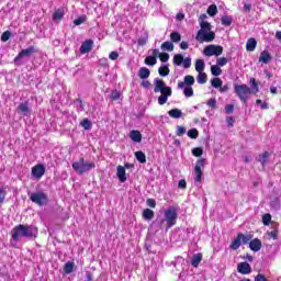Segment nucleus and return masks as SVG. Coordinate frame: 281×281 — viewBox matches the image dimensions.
I'll return each mask as SVG.
<instances>
[{"label": "nucleus", "mask_w": 281, "mask_h": 281, "mask_svg": "<svg viewBox=\"0 0 281 281\" xmlns=\"http://www.w3.org/2000/svg\"><path fill=\"white\" fill-rule=\"evenodd\" d=\"M204 56H221L223 54L222 46L209 45L203 50Z\"/></svg>", "instance_id": "12"}, {"label": "nucleus", "mask_w": 281, "mask_h": 281, "mask_svg": "<svg viewBox=\"0 0 281 281\" xmlns=\"http://www.w3.org/2000/svg\"><path fill=\"white\" fill-rule=\"evenodd\" d=\"M205 169V158L198 159L195 167H194V181L195 183H201L203 178V170Z\"/></svg>", "instance_id": "9"}, {"label": "nucleus", "mask_w": 281, "mask_h": 281, "mask_svg": "<svg viewBox=\"0 0 281 281\" xmlns=\"http://www.w3.org/2000/svg\"><path fill=\"white\" fill-rule=\"evenodd\" d=\"M130 138L132 139V142L139 144L142 142V133L137 130H133L130 132Z\"/></svg>", "instance_id": "20"}, {"label": "nucleus", "mask_w": 281, "mask_h": 281, "mask_svg": "<svg viewBox=\"0 0 281 281\" xmlns=\"http://www.w3.org/2000/svg\"><path fill=\"white\" fill-rule=\"evenodd\" d=\"M147 205L148 207H156L157 202L155 201V199H147Z\"/></svg>", "instance_id": "60"}, {"label": "nucleus", "mask_w": 281, "mask_h": 281, "mask_svg": "<svg viewBox=\"0 0 281 281\" xmlns=\"http://www.w3.org/2000/svg\"><path fill=\"white\" fill-rule=\"evenodd\" d=\"M168 115L173 120H180V117H183V112L179 109H172L168 112Z\"/></svg>", "instance_id": "26"}, {"label": "nucleus", "mask_w": 281, "mask_h": 281, "mask_svg": "<svg viewBox=\"0 0 281 281\" xmlns=\"http://www.w3.org/2000/svg\"><path fill=\"white\" fill-rule=\"evenodd\" d=\"M116 177L121 183H126V169L123 166H117Z\"/></svg>", "instance_id": "18"}, {"label": "nucleus", "mask_w": 281, "mask_h": 281, "mask_svg": "<svg viewBox=\"0 0 281 281\" xmlns=\"http://www.w3.org/2000/svg\"><path fill=\"white\" fill-rule=\"evenodd\" d=\"M271 53L269 50H262L259 56V63H263V65H269L272 60Z\"/></svg>", "instance_id": "17"}, {"label": "nucleus", "mask_w": 281, "mask_h": 281, "mask_svg": "<svg viewBox=\"0 0 281 281\" xmlns=\"http://www.w3.org/2000/svg\"><path fill=\"white\" fill-rule=\"evenodd\" d=\"M36 53V48H34V46H30L26 49H22L18 56L14 58V63L15 65H23V63H21V60H23V58L25 57H30L32 54Z\"/></svg>", "instance_id": "11"}, {"label": "nucleus", "mask_w": 281, "mask_h": 281, "mask_svg": "<svg viewBox=\"0 0 281 281\" xmlns=\"http://www.w3.org/2000/svg\"><path fill=\"white\" fill-rule=\"evenodd\" d=\"M207 14L210 16H216V14H218V8L216 7V4H211L207 9Z\"/></svg>", "instance_id": "38"}, {"label": "nucleus", "mask_w": 281, "mask_h": 281, "mask_svg": "<svg viewBox=\"0 0 281 281\" xmlns=\"http://www.w3.org/2000/svg\"><path fill=\"white\" fill-rule=\"evenodd\" d=\"M160 47L162 52H172L175 49V44H172V42H164Z\"/></svg>", "instance_id": "32"}, {"label": "nucleus", "mask_w": 281, "mask_h": 281, "mask_svg": "<svg viewBox=\"0 0 281 281\" xmlns=\"http://www.w3.org/2000/svg\"><path fill=\"white\" fill-rule=\"evenodd\" d=\"M268 237L271 238L272 240H278L279 235H278V228H274L270 232L267 233Z\"/></svg>", "instance_id": "44"}, {"label": "nucleus", "mask_w": 281, "mask_h": 281, "mask_svg": "<svg viewBox=\"0 0 281 281\" xmlns=\"http://www.w3.org/2000/svg\"><path fill=\"white\" fill-rule=\"evenodd\" d=\"M258 161H260L262 166H266L267 161H269V151H265L263 154L259 155Z\"/></svg>", "instance_id": "36"}, {"label": "nucleus", "mask_w": 281, "mask_h": 281, "mask_svg": "<svg viewBox=\"0 0 281 281\" xmlns=\"http://www.w3.org/2000/svg\"><path fill=\"white\" fill-rule=\"evenodd\" d=\"M143 217L145 221H153V218H155V212L150 209H145L143 211Z\"/></svg>", "instance_id": "27"}, {"label": "nucleus", "mask_w": 281, "mask_h": 281, "mask_svg": "<svg viewBox=\"0 0 281 281\" xmlns=\"http://www.w3.org/2000/svg\"><path fill=\"white\" fill-rule=\"evenodd\" d=\"M158 74L162 78H166V76L170 75V68H168V65H162V66L159 67Z\"/></svg>", "instance_id": "29"}, {"label": "nucleus", "mask_w": 281, "mask_h": 281, "mask_svg": "<svg viewBox=\"0 0 281 281\" xmlns=\"http://www.w3.org/2000/svg\"><path fill=\"white\" fill-rule=\"evenodd\" d=\"M263 225H269L271 223V214L267 213L262 216Z\"/></svg>", "instance_id": "54"}, {"label": "nucleus", "mask_w": 281, "mask_h": 281, "mask_svg": "<svg viewBox=\"0 0 281 281\" xmlns=\"http://www.w3.org/2000/svg\"><path fill=\"white\" fill-rule=\"evenodd\" d=\"M145 65H148L149 67H154V65H157V57H153V56L146 57Z\"/></svg>", "instance_id": "40"}, {"label": "nucleus", "mask_w": 281, "mask_h": 281, "mask_svg": "<svg viewBox=\"0 0 281 281\" xmlns=\"http://www.w3.org/2000/svg\"><path fill=\"white\" fill-rule=\"evenodd\" d=\"M254 238L251 234L245 235L243 233H239L237 237L232 241L231 249L236 251V249H240V245H247L249 243V249H251V251H260V249H262V240H260L259 238Z\"/></svg>", "instance_id": "1"}, {"label": "nucleus", "mask_w": 281, "mask_h": 281, "mask_svg": "<svg viewBox=\"0 0 281 281\" xmlns=\"http://www.w3.org/2000/svg\"><path fill=\"white\" fill-rule=\"evenodd\" d=\"M18 111H21L23 115H30V102L25 101L20 103V105L18 106Z\"/></svg>", "instance_id": "24"}, {"label": "nucleus", "mask_w": 281, "mask_h": 281, "mask_svg": "<svg viewBox=\"0 0 281 281\" xmlns=\"http://www.w3.org/2000/svg\"><path fill=\"white\" fill-rule=\"evenodd\" d=\"M31 175L34 179H37V180L43 179V176L45 175V165L43 164L35 165L32 168Z\"/></svg>", "instance_id": "13"}, {"label": "nucleus", "mask_w": 281, "mask_h": 281, "mask_svg": "<svg viewBox=\"0 0 281 281\" xmlns=\"http://www.w3.org/2000/svg\"><path fill=\"white\" fill-rule=\"evenodd\" d=\"M256 104H258V106H260V109H262V111H266L267 109H269V104L267 102H262V100L258 99L256 101Z\"/></svg>", "instance_id": "51"}, {"label": "nucleus", "mask_w": 281, "mask_h": 281, "mask_svg": "<svg viewBox=\"0 0 281 281\" xmlns=\"http://www.w3.org/2000/svg\"><path fill=\"white\" fill-rule=\"evenodd\" d=\"M159 58L161 63H168V60H170V55L168 53H160Z\"/></svg>", "instance_id": "52"}, {"label": "nucleus", "mask_w": 281, "mask_h": 281, "mask_svg": "<svg viewBox=\"0 0 281 281\" xmlns=\"http://www.w3.org/2000/svg\"><path fill=\"white\" fill-rule=\"evenodd\" d=\"M211 74L212 76L218 77L223 74V69H221V66L218 65H213L211 66Z\"/></svg>", "instance_id": "34"}, {"label": "nucleus", "mask_w": 281, "mask_h": 281, "mask_svg": "<svg viewBox=\"0 0 281 281\" xmlns=\"http://www.w3.org/2000/svg\"><path fill=\"white\" fill-rule=\"evenodd\" d=\"M91 49H93V40H86L81 44L79 52H80V54H89V52H91Z\"/></svg>", "instance_id": "14"}, {"label": "nucleus", "mask_w": 281, "mask_h": 281, "mask_svg": "<svg viewBox=\"0 0 281 281\" xmlns=\"http://www.w3.org/2000/svg\"><path fill=\"white\" fill-rule=\"evenodd\" d=\"M95 168V162L93 161H85L81 157L78 161L72 164V170L77 172V175H85V172H89Z\"/></svg>", "instance_id": "5"}, {"label": "nucleus", "mask_w": 281, "mask_h": 281, "mask_svg": "<svg viewBox=\"0 0 281 281\" xmlns=\"http://www.w3.org/2000/svg\"><path fill=\"white\" fill-rule=\"evenodd\" d=\"M65 16V9L59 8L55 10L53 13V21H63V18Z\"/></svg>", "instance_id": "25"}, {"label": "nucleus", "mask_w": 281, "mask_h": 281, "mask_svg": "<svg viewBox=\"0 0 281 281\" xmlns=\"http://www.w3.org/2000/svg\"><path fill=\"white\" fill-rule=\"evenodd\" d=\"M207 16L205 14H202L200 19L202 20L200 22V30H203V32H210L212 31V24L210 22L203 21V19H206Z\"/></svg>", "instance_id": "19"}, {"label": "nucleus", "mask_w": 281, "mask_h": 281, "mask_svg": "<svg viewBox=\"0 0 281 281\" xmlns=\"http://www.w3.org/2000/svg\"><path fill=\"white\" fill-rule=\"evenodd\" d=\"M178 188H180V190H186V188H188V182H186V180H180L178 183Z\"/></svg>", "instance_id": "58"}, {"label": "nucleus", "mask_w": 281, "mask_h": 281, "mask_svg": "<svg viewBox=\"0 0 281 281\" xmlns=\"http://www.w3.org/2000/svg\"><path fill=\"white\" fill-rule=\"evenodd\" d=\"M250 85L254 93H258V91H260V88L258 87V82H256L255 78H250Z\"/></svg>", "instance_id": "45"}, {"label": "nucleus", "mask_w": 281, "mask_h": 281, "mask_svg": "<svg viewBox=\"0 0 281 281\" xmlns=\"http://www.w3.org/2000/svg\"><path fill=\"white\" fill-rule=\"evenodd\" d=\"M183 89L186 98H192V95H194V90L192 89V86H184Z\"/></svg>", "instance_id": "37"}, {"label": "nucleus", "mask_w": 281, "mask_h": 281, "mask_svg": "<svg viewBox=\"0 0 281 281\" xmlns=\"http://www.w3.org/2000/svg\"><path fill=\"white\" fill-rule=\"evenodd\" d=\"M257 45H258V42L256 41V38H254V37L248 38V41L246 43L247 52H255Z\"/></svg>", "instance_id": "21"}, {"label": "nucleus", "mask_w": 281, "mask_h": 281, "mask_svg": "<svg viewBox=\"0 0 281 281\" xmlns=\"http://www.w3.org/2000/svg\"><path fill=\"white\" fill-rule=\"evenodd\" d=\"M233 22L234 18H232L231 15L222 16V25H224L225 27H229V25H232Z\"/></svg>", "instance_id": "33"}, {"label": "nucleus", "mask_w": 281, "mask_h": 281, "mask_svg": "<svg viewBox=\"0 0 281 281\" xmlns=\"http://www.w3.org/2000/svg\"><path fill=\"white\" fill-rule=\"evenodd\" d=\"M138 78H140V80H146V78H150V69L146 67H140L138 70Z\"/></svg>", "instance_id": "22"}, {"label": "nucleus", "mask_w": 281, "mask_h": 281, "mask_svg": "<svg viewBox=\"0 0 281 281\" xmlns=\"http://www.w3.org/2000/svg\"><path fill=\"white\" fill-rule=\"evenodd\" d=\"M178 217L179 211L177 210V207L170 206L165 211V218L160 222V225H164V223H166V229H170V227H175V225H177Z\"/></svg>", "instance_id": "4"}, {"label": "nucleus", "mask_w": 281, "mask_h": 281, "mask_svg": "<svg viewBox=\"0 0 281 281\" xmlns=\"http://www.w3.org/2000/svg\"><path fill=\"white\" fill-rule=\"evenodd\" d=\"M206 104L210 106V109H216V99H209Z\"/></svg>", "instance_id": "55"}, {"label": "nucleus", "mask_w": 281, "mask_h": 281, "mask_svg": "<svg viewBox=\"0 0 281 281\" xmlns=\"http://www.w3.org/2000/svg\"><path fill=\"white\" fill-rule=\"evenodd\" d=\"M195 71H198V74L205 71V60L196 59V61H195Z\"/></svg>", "instance_id": "28"}, {"label": "nucleus", "mask_w": 281, "mask_h": 281, "mask_svg": "<svg viewBox=\"0 0 281 281\" xmlns=\"http://www.w3.org/2000/svg\"><path fill=\"white\" fill-rule=\"evenodd\" d=\"M122 94L120 93V91H117V90H114V91H112V93H111V98H112V100H120V97H121Z\"/></svg>", "instance_id": "56"}, {"label": "nucleus", "mask_w": 281, "mask_h": 281, "mask_svg": "<svg viewBox=\"0 0 281 281\" xmlns=\"http://www.w3.org/2000/svg\"><path fill=\"white\" fill-rule=\"evenodd\" d=\"M38 228L32 225L20 224L12 228L11 238L14 243H19L21 238H36Z\"/></svg>", "instance_id": "2"}, {"label": "nucleus", "mask_w": 281, "mask_h": 281, "mask_svg": "<svg viewBox=\"0 0 281 281\" xmlns=\"http://www.w3.org/2000/svg\"><path fill=\"white\" fill-rule=\"evenodd\" d=\"M10 36H12V32L10 31H5L4 33H2L1 35L2 43H8V41H10Z\"/></svg>", "instance_id": "46"}, {"label": "nucleus", "mask_w": 281, "mask_h": 281, "mask_svg": "<svg viewBox=\"0 0 281 281\" xmlns=\"http://www.w3.org/2000/svg\"><path fill=\"white\" fill-rule=\"evenodd\" d=\"M30 201H32V203H35V205H40L41 207H43V205H47L49 199L47 198L45 192L36 191L31 193Z\"/></svg>", "instance_id": "7"}, {"label": "nucleus", "mask_w": 281, "mask_h": 281, "mask_svg": "<svg viewBox=\"0 0 281 281\" xmlns=\"http://www.w3.org/2000/svg\"><path fill=\"white\" fill-rule=\"evenodd\" d=\"M212 87H214V89H221V87H223V80H221V78H214L211 81Z\"/></svg>", "instance_id": "42"}, {"label": "nucleus", "mask_w": 281, "mask_h": 281, "mask_svg": "<svg viewBox=\"0 0 281 281\" xmlns=\"http://www.w3.org/2000/svg\"><path fill=\"white\" fill-rule=\"evenodd\" d=\"M173 65H177V67H181L182 65L184 69H190L192 67V58H183V55L177 54L173 56Z\"/></svg>", "instance_id": "10"}, {"label": "nucleus", "mask_w": 281, "mask_h": 281, "mask_svg": "<svg viewBox=\"0 0 281 281\" xmlns=\"http://www.w3.org/2000/svg\"><path fill=\"white\" fill-rule=\"evenodd\" d=\"M216 65H217V67H225V65H227V58H225V57L218 58L216 61Z\"/></svg>", "instance_id": "53"}, {"label": "nucleus", "mask_w": 281, "mask_h": 281, "mask_svg": "<svg viewBox=\"0 0 281 281\" xmlns=\"http://www.w3.org/2000/svg\"><path fill=\"white\" fill-rule=\"evenodd\" d=\"M154 93H160L158 97V104L164 106L168 102V99L172 95V88L166 86L164 79L156 78L154 80Z\"/></svg>", "instance_id": "3"}, {"label": "nucleus", "mask_w": 281, "mask_h": 281, "mask_svg": "<svg viewBox=\"0 0 281 281\" xmlns=\"http://www.w3.org/2000/svg\"><path fill=\"white\" fill-rule=\"evenodd\" d=\"M237 271L243 276H248V273H251V266L248 262H240L237 266Z\"/></svg>", "instance_id": "15"}, {"label": "nucleus", "mask_w": 281, "mask_h": 281, "mask_svg": "<svg viewBox=\"0 0 281 281\" xmlns=\"http://www.w3.org/2000/svg\"><path fill=\"white\" fill-rule=\"evenodd\" d=\"M187 135L190 137V139H196V137H199V130L191 128L188 131Z\"/></svg>", "instance_id": "41"}, {"label": "nucleus", "mask_w": 281, "mask_h": 281, "mask_svg": "<svg viewBox=\"0 0 281 281\" xmlns=\"http://www.w3.org/2000/svg\"><path fill=\"white\" fill-rule=\"evenodd\" d=\"M225 113H227L228 115H229L231 113H234V104H227V105L225 106Z\"/></svg>", "instance_id": "59"}, {"label": "nucleus", "mask_w": 281, "mask_h": 281, "mask_svg": "<svg viewBox=\"0 0 281 281\" xmlns=\"http://www.w3.org/2000/svg\"><path fill=\"white\" fill-rule=\"evenodd\" d=\"M194 85V78L191 75L184 77V81L178 82V89H183L184 87H192Z\"/></svg>", "instance_id": "16"}, {"label": "nucleus", "mask_w": 281, "mask_h": 281, "mask_svg": "<svg viewBox=\"0 0 281 281\" xmlns=\"http://www.w3.org/2000/svg\"><path fill=\"white\" fill-rule=\"evenodd\" d=\"M135 157L137 161H139V164H146V154H144V151L142 150L136 151Z\"/></svg>", "instance_id": "35"}, {"label": "nucleus", "mask_w": 281, "mask_h": 281, "mask_svg": "<svg viewBox=\"0 0 281 281\" xmlns=\"http://www.w3.org/2000/svg\"><path fill=\"white\" fill-rule=\"evenodd\" d=\"M202 260H203V255L201 252L193 255V257L191 258L192 267H195V268L199 267Z\"/></svg>", "instance_id": "23"}, {"label": "nucleus", "mask_w": 281, "mask_h": 281, "mask_svg": "<svg viewBox=\"0 0 281 281\" xmlns=\"http://www.w3.org/2000/svg\"><path fill=\"white\" fill-rule=\"evenodd\" d=\"M75 104H77L76 106H77L78 113H82V111H85V105L82 104V100L77 99L75 101Z\"/></svg>", "instance_id": "48"}, {"label": "nucleus", "mask_w": 281, "mask_h": 281, "mask_svg": "<svg viewBox=\"0 0 281 281\" xmlns=\"http://www.w3.org/2000/svg\"><path fill=\"white\" fill-rule=\"evenodd\" d=\"M235 93L239 98L241 102H247L249 100V95H251V88L247 85H235L234 86Z\"/></svg>", "instance_id": "6"}, {"label": "nucleus", "mask_w": 281, "mask_h": 281, "mask_svg": "<svg viewBox=\"0 0 281 281\" xmlns=\"http://www.w3.org/2000/svg\"><path fill=\"white\" fill-rule=\"evenodd\" d=\"M87 21V15H81L74 21L75 25H82Z\"/></svg>", "instance_id": "50"}, {"label": "nucleus", "mask_w": 281, "mask_h": 281, "mask_svg": "<svg viewBox=\"0 0 281 281\" xmlns=\"http://www.w3.org/2000/svg\"><path fill=\"white\" fill-rule=\"evenodd\" d=\"M214 38H216V34H214V32L203 30H199L195 36V41H199V43H212Z\"/></svg>", "instance_id": "8"}, {"label": "nucleus", "mask_w": 281, "mask_h": 281, "mask_svg": "<svg viewBox=\"0 0 281 281\" xmlns=\"http://www.w3.org/2000/svg\"><path fill=\"white\" fill-rule=\"evenodd\" d=\"M201 155H203V148L201 147H194L192 149V156L193 157H201Z\"/></svg>", "instance_id": "47"}, {"label": "nucleus", "mask_w": 281, "mask_h": 281, "mask_svg": "<svg viewBox=\"0 0 281 281\" xmlns=\"http://www.w3.org/2000/svg\"><path fill=\"white\" fill-rule=\"evenodd\" d=\"M109 58L110 60H117V58H120V54L117 52H111Z\"/></svg>", "instance_id": "57"}, {"label": "nucleus", "mask_w": 281, "mask_h": 281, "mask_svg": "<svg viewBox=\"0 0 281 281\" xmlns=\"http://www.w3.org/2000/svg\"><path fill=\"white\" fill-rule=\"evenodd\" d=\"M80 126H82V128H85V131H91L93 124H91V122L89 121V119H85L81 123Z\"/></svg>", "instance_id": "39"}, {"label": "nucleus", "mask_w": 281, "mask_h": 281, "mask_svg": "<svg viewBox=\"0 0 281 281\" xmlns=\"http://www.w3.org/2000/svg\"><path fill=\"white\" fill-rule=\"evenodd\" d=\"M5 201V191L0 188V203H3Z\"/></svg>", "instance_id": "61"}, {"label": "nucleus", "mask_w": 281, "mask_h": 281, "mask_svg": "<svg viewBox=\"0 0 281 281\" xmlns=\"http://www.w3.org/2000/svg\"><path fill=\"white\" fill-rule=\"evenodd\" d=\"M74 267H76V263L74 261H68L64 266V272L66 274L74 273Z\"/></svg>", "instance_id": "30"}, {"label": "nucleus", "mask_w": 281, "mask_h": 281, "mask_svg": "<svg viewBox=\"0 0 281 281\" xmlns=\"http://www.w3.org/2000/svg\"><path fill=\"white\" fill-rule=\"evenodd\" d=\"M188 47H190V44H188V42H181L180 43V48L188 49Z\"/></svg>", "instance_id": "64"}, {"label": "nucleus", "mask_w": 281, "mask_h": 281, "mask_svg": "<svg viewBox=\"0 0 281 281\" xmlns=\"http://www.w3.org/2000/svg\"><path fill=\"white\" fill-rule=\"evenodd\" d=\"M226 122H227V124H228V126H234V117H232V116H227L226 117Z\"/></svg>", "instance_id": "62"}, {"label": "nucleus", "mask_w": 281, "mask_h": 281, "mask_svg": "<svg viewBox=\"0 0 281 281\" xmlns=\"http://www.w3.org/2000/svg\"><path fill=\"white\" fill-rule=\"evenodd\" d=\"M170 40L172 43H179V41H181V34H179V32H172L170 34Z\"/></svg>", "instance_id": "43"}, {"label": "nucleus", "mask_w": 281, "mask_h": 281, "mask_svg": "<svg viewBox=\"0 0 281 281\" xmlns=\"http://www.w3.org/2000/svg\"><path fill=\"white\" fill-rule=\"evenodd\" d=\"M140 85L144 87V89H148L150 87V81L143 80Z\"/></svg>", "instance_id": "63"}, {"label": "nucleus", "mask_w": 281, "mask_h": 281, "mask_svg": "<svg viewBox=\"0 0 281 281\" xmlns=\"http://www.w3.org/2000/svg\"><path fill=\"white\" fill-rule=\"evenodd\" d=\"M198 85H205V82H207V74H205L204 71L202 72H198Z\"/></svg>", "instance_id": "31"}, {"label": "nucleus", "mask_w": 281, "mask_h": 281, "mask_svg": "<svg viewBox=\"0 0 281 281\" xmlns=\"http://www.w3.org/2000/svg\"><path fill=\"white\" fill-rule=\"evenodd\" d=\"M176 135H178V137H183V135H186V128L181 125H178L177 131H176Z\"/></svg>", "instance_id": "49"}]
</instances>
